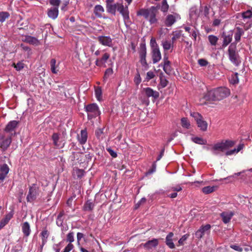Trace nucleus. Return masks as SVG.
Instances as JSON below:
<instances>
[{
  "instance_id": "f257e3e1",
  "label": "nucleus",
  "mask_w": 252,
  "mask_h": 252,
  "mask_svg": "<svg viewBox=\"0 0 252 252\" xmlns=\"http://www.w3.org/2000/svg\"><path fill=\"white\" fill-rule=\"evenodd\" d=\"M230 90L225 87H220L208 91L204 98L208 101H220L229 96Z\"/></svg>"
},
{
  "instance_id": "f03ea898",
  "label": "nucleus",
  "mask_w": 252,
  "mask_h": 252,
  "mask_svg": "<svg viewBox=\"0 0 252 252\" xmlns=\"http://www.w3.org/2000/svg\"><path fill=\"white\" fill-rule=\"evenodd\" d=\"M158 12V8L153 6L149 8H141L139 9L137 12V15L143 16L151 24H153L158 22V19L156 18Z\"/></svg>"
},
{
  "instance_id": "7ed1b4c3",
  "label": "nucleus",
  "mask_w": 252,
  "mask_h": 252,
  "mask_svg": "<svg viewBox=\"0 0 252 252\" xmlns=\"http://www.w3.org/2000/svg\"><path fill=\"white\" fill-rule=\"evenodd\" d=\"M235 144V142L232 140L222 141L220 142L217 143L212 145L211 150L213 154L218 155L220 152L224 151L232 147Z\"/></svg>"
},
{
  "instance_id": "20e7f679",
  "label": "nucleus",
  "mask_w": 252,
  "mask_h": 252,
  "mask_svg": "<svg viewBox=\"0 0 252 252\" xmlns=\"http://www.w3.org/2000/svg\"><path fill=\"white\" fill-rule=\"evenodd\" d=\"M191 117L194 119L198 127L202 131H206L208 127V123L204 120L203 116L196 112H191Z\"/></svg>"
},
{
  "instance_id": "39448f33",
  "label": "nucleus",
  "mask_w": 252,
  "mask_h": 252,
  "mask_svg": "<svg viewBox=\"0 0 252 252\" xmlns=\"http://www.w3.org/2000/svg\"><path fill=\"white\" fill-rule=\"evenodd\" d=\"M236 46L234 43H232L228 48V55L230 61L234 65L238 66L241 61L238 54L236 52Z\"/></svg>"
},
{
  "instance_id": "423d86ee",
  "label": "nucleus",
  "mask_w": 252,
  "mask_h": 252,
  "mask_svg": "<svg viewBox=\"0 0 252 252\" xmlns=\"http://www.w3.org/2000/svg\"><path fill=\"white\" fill-rule=\"evenodd\" d=\"M85 110L88 114L89 119H92L100 114L98 105L95 103H92L87 105Z\"/></svg>"
},
{
  "instance_id": "0eeeda50",
  "label": "nucleus",
  "mask_w": 252,
  "mask_h": 252,
  "mask_svg": "<svg viewBox=\"0 0 252 252\" xmlns=\"http://www.w3.org/2000/svg\"><path fill=\"white\" fill-rule=\"evenodd\" d=\"M40 191L38 186L36 184H32L29 188L28 194L27 196L28 202H32L35 200L39 195Z\"/></svg>"
},
{
  "instance_id": "6e6552de",
  "label": "nucleus",
  "mask_w": 252,
  "mask_h": 252,
  "mask_svg": "<svg viewBox=\"0 0 252 252\" xmlns=\"http://www.w3.org/2000/svg\"><path fill=\"white\" fill-rule=\"evenodd\" d=\"M139 55L140 58V63L143 66L147 65L146 60V47L145 44H141L139 51Z\"/></svg>"
},
{
  "instance_id": "1a4fd4ad",
  "label": "nucleus",
  "mask_w": 252,
  "mask_h": 252,
  "mask_svg": "<svg viewBox=\"0 0 252 252\" xmlns=\"http://www.w3.org/2000/svg\"><path fill=\"white\" fill-rule=\"evenodd\" d=\"M117 10L122 15L125 20L129 19L128 5L125 6L122 3H118Z\"/></svg>"
},
{
  "instance_id": "9d476101",
  "label": "nucleus",
  "mask_w": 252,
  "mask_h": 252,
  "mask_svg": "<svg viewBox=\"0 0 252 252\" xmlns=\"http://www.w3.org/2000/svg\"><path fill=\"white\" fill-rule=\"evenodd\" d=\"M98 42L102 45L112 47V39L109 36H99L97 37Z\"/></svg>"
},
{
  "instance_id": "9b49d317",
  "label": "nucleus",
  "mask_w": 252,
  "mask_h": 252,
  "mask_svg": "<svg viewBox=\"0 0 252 252\" xmlns=\"http://www.w3.org/2000/svg\"><path fill=\"white\" fill-rule=\"evenodd\" d=\"M179 18V16L176 14H169L167 16L165 19V25L167 27L171 26Z\"/></svg>"
},
{
  "instance_id": "f8f14e48",
  "label": "nucleus",
  "mask_w": 252,
  "mask_h": 252,
  "mask_svg": "<svg viewBox=\"0 0 252 252\" xmlns=\"http://www.w3.org/2000/svg\"><path fill=\"white\" fill-rule=\"evenodd\" d=\"M143 90L145 95L148 97H152L154 99H157L159 97V93L156 91H154L151 88H144Z\"/></svg>"
},
{
  "instance_id": "ddd939ff",
  "label": "nucleus",
  "mask_w": 252,
  "mask_h": 252,
  "mask_svg": "<svg viewBox=\"0 0 252 252\" xmlns=\"http://www.w3.org/2000/svg\"><path fill=\"white\" fill-rule=\"evenodd\" d=\"M152 58L154 63L158 62L161 59V55L158 47L152 49Z\"/></svg>"
},
{
  "instance_id": "4468645a",
  "label": "nucleus",
  "mask_w": 252,
  "mask_h": 252,
  "mask_svg": "<svg viewBox=\"0 0 252 252\" xmlns=\"http://www.w3.org/2000/svg\"><path fill=\"white\" fill-rule=\"evenodd\" d=\"M210 228L211 226L210 224H206L201 226L199 229L196 232V237L199 239L202 238L205 233L210 230Z\"/></svg>"
},
{
  "instance_id": "2eb2a0df",
  "label": "nucleus",
  "mask_w": 252,
  "mask_h": 252,
  "mask_svg": "<svg viewBox=\"0 0 252 252\" xmlns=\"http://www.w3.org/2000/svg\"><path fill=\"white\" fill-rule=\"evenodd\" d=\"M9 171L8 165L3 164L0 166V181L3 182Z\"/></svg>"
},
{
  "instance_id": "dca6fc26",
  "label": "nucleus",
  "mask_w": 252,
  "mask_h": 252,
  "mask_svg": "<svg viewBox=\"0 0 252 252\" xmlns=\"http://www.w3.org/2000/svg\"><path fill=\"white\" fill-rule=\"evenodd\" d=\"M109 58L110 54L106 53L103 55L101 59H97L95 61V64L98 66L105 67V63Z\"/></svg>"
},
{
  "instance_id": "f3484780",
  "label": "nucleus",
  "mask_w": 252,
  "mask_h": 252,
  "mask_svg": "<svg viewBox=\"0 0 252 252\" xmlns=\"http://www.w3.org/2000/svg\"><path fill=\"white\" fill-rule=\"evenodd\" d=\"M88 134L86 129L81 130L80 133L78 134L77 139L81 144H84L87 140Z\"/></svg>"
},
{
  "instance_id": "a211bd4d",
  "label": "nucleus",
  "mask_w": 252,
  "mask_h": 252,
  "mask_svg": "<svg viewBox=\"0 0 252 252\" xmlns=\"http://www.w3.org/2000/svg\"><path fill=\"white\" fill-rule=\"evenodd\" d=\"M107 2V10L109 13L115 14L117 10L118 3L112 4V0H108L106 1Z\"/></svg>"
},
{
  "instance_id": "6ab92c4d",
  "label": "nucleus",
  "mask_w": 252,
  "mask_h": 252,
  "mask_svg": "<svg viewBox=\"0 0 252 252\" xmlns=\"http://www.w3.org/2000/svg\"><path fill=\"white\" fill-rule=\"evenodd\" d=\"M59 14V10L58 7H53L48 9V16L52 19H55L57 18Z\"/></svg>"
},
{
  "instance_id": "aec40b11",
  "label": "nucleus",
  "mask_w": 252,
  "mask_h": 252,
  "mask_svg": "<svg viewBox=\"0 0 252 252\" xmlns=\"http://www.w3.org/2000/svg\"><path fill=\"white\" fill-rule=\"evenodd\" d=\"M164 64L163 69L166 73L170 74L171 72V67L170 66V62L168 60V58L166 56H164L163 58Z\"/></svg>"
},
{
  "instance_id": "412c9836",
  "label": "nucleus",
  "mask_w": 252,
  "mask_h": 252,
  "mask_svg": "<svg viewBox=\"0 0 252 252\" xmlns=\"http://www.w3.org/2000/svg\"><path fill=\"white\" fill-rule=\"evenodd\" d=\"M234 214L232 212H222L220 216L222 218V221L224 223H228L231 220Z\"/></svg>"
},
{
  "instance_id": "4be33fe9",
  "label": "nucleus",
  "mask_w": 252,
  "mask_h": 252,
  "mask_svg": "<svg viewBox=\"0 0 252 252\" xmlns=\"http://www.w3.org/2000/svg\"><path fill=\"white\" fill-rule=\"evenodd\" d=\"M18 125V122L16 121H12L8 123L7 125L5 131L6 132H10L14 130Z\"/></svg>"
},
{
  "instance_id": "5701e85b",
  "label": "nucleus",
  "mask_w": 252,
  "mask_h": 252,
  "mask_svg": "<svg viewBox=\"0 0 252 252\" xmlns=\"http://www.w3.org/2000/svg\"><path fill=\"white\" fill-rule=\"evenodd\" d=\"M13 217V213H9V214H7L4 218H3L0 222V230L3 228L7 223L9 222V221L11 220V219Z\"/></svg>"
},
{
  "instance_id": "b1692460",
  "label": "nucleus",
  "mask_w": 252,
  "mask_h": 252,
  "mask_svg": "<svg viewBox=\"0 0 252 252\" xmlns=\"http://www.w3.org/2000/svg\"><path fill=\"white\" fill-rule=\"evenodd\" d=\"M24 41L27 43L34 45H37L39 44V40L34 37L30 35L26 36Z\"/></svg>"
},
{
  "instance_id": "393cba45",
  "label": "nucleus",
  "mask_w": 252,
  "mask_h": 252,
  "mask_svg": "<svg viewBox=\"0 0 252 252\" xmlns=\"http://www.w3.org/2000/svg\"><path fill=\"white\" fill-rule=\"evenodd\" d=\"M173 235V233L170 232L166 237V244L170 249H173L175 247V245L172 241V237Z\"/></svg>"
},
{
  "instance_id": "a878e982",
  "label": "nucleus",
  "mask_w": 252,
  "mask_h": 252,
  "mask_svg": "<svg viewBox=\"0 0 252 252\" xmlns=\"http://www.w3.org/2000/svg\"><path fill=\"white\" fill-rule=\"evenodd\" d=\"M158 245V240L157 239H154L152 240L148 241L144 244V246L148 249H150L156 247Z\"/></svg>"
},
{
  "instance_id": "bb28decb",
  "label": "nucleus",
  "mask_w": 252,
  "mask_h": 252,
  "mask_svg": "<svg viewBox=\"0 0 252 252\" xmlns=\"http://www.w3.org/2000/svg\"><path fill=\"white\" fill-rule=\"evenodd\" d=\"M244 145L243 144H239L237 148H235L233 150L227 151L225 153L226 156H230L232 155H235L240 152L242 149H243Z\"/></svg>"
},
{
  "instance_id": "cd10ccee",
  "label": "nucleus",
  "mask_w": 252,
  "mask_h": 252,
  "mask_svg": "<svg viewBox=\"0 0 252 252\" xmlns=\"http://www.w3.org/2000/svg\"><path fill=\"white\" fill-rule=\"evenodd\" d=\"M50 66L52 72L54 74L58 73L59 70V63L56 64V61L55 59H52L51 60Z\"/></svg>"
},
{
  "instance_id": "c85d7f7f",
  "label": "nucleus",
  "mask_w": 252,
  "mask_h": 252,
  "mask_svg": "<svg viewBox=\"0 0 252 252\" xmlns=\"http://www.w3.org/2000/svg\"><path fill=\"white\" fill-rule=\"evenodd\" d=\"M22 232L26 236H28L31 233V229L29 223L25 222L22 225Z\"/></svg>"
},
{
  "instance_id": "c756f323",
  "label": "nucleus",
  "mask_w": 252,
  "mask_h": 252,
  "mask_svg": "<svg viewBox=\"0 0 252 252\" xmlns=\"http://www.w3.org/2000/svg\"><path fill=\"white\" fill-rule=\"evenodd\" d=\"M191 140L196 144L200 145H205L207 144V140L200 137H192L191 138Z\"/></svg>"
},
{
  "instance_id": "7c9ffc66",
  "label": "nucleus",
  "mask_w": 252,
  "mask_h": 252,
  "mask_svg": "<svg viewBox=\"0 0 252 252\" xmlns=\"http://www.w3.org/2000/svg\"><path fill=\"white\" fill-rule=\"evenodd\" d=\"M94 207V203L91 200H87L83 207V209L85 211H92Z\"/></svg>"
},
{
  "instance_id": "2f4dec72",
  "label": "nucleus",
  "mask_w": 252,
  "mask_h": 252,
  "mask_svg": "<svg viewBox=\"0 0 252 252\" xmlns=\"http://www.w3.org/2000/svg\"><path fill=\"white\" fill-rule=\"evenodd\" d=\"M104 12V8L100 5H96L94 8V13L97 17H101Z\"/></svg>"
},
{
  "instance_id": "473e14b6",
  "label": "nucleus",
  "mask_w": 252,
  "mask_h": 252,
  "mask_svg": "<svg viewBox=\"0 0 252 252\" xmlns=\"http://www.w3.org/2000/svg\"><path fill=\"white\" fill-rule=\"evenodd\" d=\"M73 175L74 177L81 178L84 175V171L83 169H74L73 170Z\"/></svg>"
},
{
  "instance_id": "72a5a7b5",
  "label": "nucleus",
  "mask_w": 252,
  "mask_h": 252,
  "mask_svg": "<svg viewBox=\"0 0 252 252\" xmlns=\"http://www.w3.org/2000/svg\"><path fill=\"white\" fill-rule=\"evenodd\" d=\"M244 33L243 31L240 28H237V31L234 34V38L236 42L240 40L242 35Z\"/></svg>"
},
{
  "instance_id": "f704fd0d",
  "label": "nucleus",
  "mask_w": 252,
  "mask_h": 252,
  "mask_svg": "<svg viewBox=\"0 0 252 252\" xmlns=\"http://www.w3.org/2000/svg\"><path fill=\"white\" fill-rule=\"evenodd\" d=\"M181 125L183 128L189 129L190 127L189 121L187 118H182L181 120Z\"/></svg>"
},
{
  "instance_id": "c9c22d12",
  "label": "nucleus",
  "mask_w": 252,
  "mask_h": 252,
  "mask_svg": "<svg viewBox=\"0 0 252 252\" xmlns=\"http://www.w3.org/2000/svg\"><path fill=\"white\" fill-rule=\"evenodd\" d=\"M232 35H225L223 37V40L222 43L223 47L227 46L232 41Z\"/></svg>"
},
{
  "instance_id": "e433bc0d",
  "label": "nucleus",
  "mask_w": 252,
  "mask_h": 252,
  "mask_svg": "<svg viewBox=\"0 0 252 252\" xmlns=\"http://www.w3.org/2000/svg\"><path fill=\"white\" fill-rule=\"evenodd\" d=\"M162 45L164 50H168L173 47V43L171 42V41L165 40L162 42Z\"/></svg>"
},
{
  "instance_id": "4c0bfd02",
  "label": "nucleus",
  "mask_w": 252,
  "mask_h": 252,
  "mask_svg": "<svg viewBox=\"0 0 252 252\" xmlns=\"http://www.w3.org/2000/svg\"><path fill=\"white\" fill-rule=\"evenodd\" d=\"M208 40L212 46H216L219 38L214 35H210L208 36Z\"/></svg>"
},
{
  "instance_id": "58836bf2",
  "label": "nucleus",
  "mask_w": 252,
  "mask_h": 252,
  "mask_svg": "<svg viewBox=\"0 0 252 252\" xmlns=\"http://www.w3.org/2000/svg\"><path fill=\"white\" fill-rule=\"evenodd\" d=\"M11 142V139L10 137L7 138L4 140L0 145L1 148L3 149H6L10 144Z\"/></svg>"
},
{
  "instance_id": "ea45409f",
  "label": "nucleus",
  "mask_w": 252,
  "mask_h": 252,
  "mask_svg": "<svg viewBox=\"0 0 252 252\" xmlns=\"http://www.w3.org/2000/svg\"><path fill=\"white\" fill-rule=\"evenodd\" d=\"M217 187L215 186H207L202 189V191L205 194H208L213 192Z\"/></svg>"
},
{
  "instance_id": "a19ab883",
  "label": "nucleus",
  "mask_w": 252,
  "mask_h": 252,
  "mask_svg": "<svg viewBox=\"0 0 252 252\" xmlns=\"http://www.w3.org/2000/svg\"><path fill=\"white\" fill-rule=\"evenodd\" d=\"M9 16L7 12H0V22H3Z\"/></svg>"
},
{
  "instance_id": "79ce46f5",
  "label": "nucleus",
  "mask_w": 252,
  "mask_h": 252,
  "mask_svg": "<svg viewBox=\"0 0 252 252\" xmlns=\"http://www.w3.org/2000/svg\"><path fill=\"white\" fill-rule=\"evenodd\" d=\"M169 8V5L167 4L166 0H163L162 2V4L161 6V10L163 12L167 11Z\"/></svg>"
},
{
  "instance_id": "37998d69",
  "label": "nucleus",
  "mask_w": 252,
  "mask_h": 252,
  "mask_svg": "<svg viewBox=\"0 0 252 252\" xmlns=\"http://www.w3.org/2000/svg\"><path fill=\"white\" fill-rule=\"evenodd\" d=\"M95 95L97 100L100 101L101 100L102 91L100 88H98L95 89Z\"/></svg>"
},
{
  "instance_id": "c03bdc74",
  "label": "nucleus",
  "mask_w": 252,
  "mask_h": 252,
  "mask_svg": "<svg viewBox=\"0 0 252 252\" xmlns=\"http://www.w3.org/2000/svg\"><path fill=\"white\" fill-rule=\"evenodd\" d=\"M252 16V12L250 10H247L242 13V17L243 19H250Z\"/></svg>"
},
{
  "instance_id": "a18cd8bd",
  "label": "nucleus",
  "mask_w": 252,
  "mask_h": 252,
  "mask_svg": "<svg viewBox=\"0 0 252 252\" xmlns=\"http://www.w3.org/2000/svg\"><path fill=\"white\" fill-rule=\"evenodd\" d=\"M14 67L17 71H20L24 67V64L22 62H18L17 64H13Z\"/></svg>"
},
{
  "instance_id": "49530a36",
  "label": "nucleus",
  "mask_w": 252,
  "mask_h": 252,
  "mask_svg": "<svg viewBox=\"0 0 252 252\" xmlns=\"http://www.w3.org/2000/svg\"><path fill=\"white\" fill-rule=\"evenodd\" d=\"M160 85L162 88H164L167 85L168 81L164 77H160Z\"/></svg>"
},
{
  "instance_id": "de8ad7c7",
  "label": "nucleus",
  "mask_w": 252,
  "mask_h": 252,
  "mask_svg": "<svg viewBox=\"0 0 252 252\" xmlns=\"http://www.w3.org/2000/svg\"><path fill=\"white\" fill-rule=\"evenodd\" d=\"M103 133V128H98L95 131V135L96 137L100 139L102 138V134Z\"/></svg>"
},
{
  "instance_id": "09e8293b",
  "label": "nucleus",
  "mask_w": 252,
  "mask_h": 252,
  "mask_svg": "<svg viewBox=\"0 0 252 252\" xmlns=\"http://www.w3.org/2000/svg\"><path fill=\"white\" fill-rule=\"evenodd\" d=\"M41 235L42 237V243L44 244L46 242V239L48 237V233L47 230H44L41 233Z\"/></svg>"
},
{
  "instance_id": "8fccbe9b",
  "label": "nucleus",
  "mask_w": 252,
  "mask_h": 252,
  "mask_svg": "<svg viewBox=\"0 0 252 252\" xmlns=\"http://www.w3.org/2000/svg\"><path fill=\"white\" fill-rule=\"evenodd\" d=\"M155 76L154 72L152 71H149L147 73L146 79L148 81L153 79Z\"/></svg>"
},
{
  "instance_id": "3c124183",
  "label": "nucleus",
  "mask_w": 252,
  "mask_h": 252,
  "mask_svg": "<svg viewBox=\"0 0 252 252\" xmlns=\"http://www.w3.org/2000/svg\"><path fill=\"white\" fill-rule=\"evenodd\" d=\"M66 240L69 243H71L74 240V233L73 232H69L67 235Z\"/></svg>"
},
{
  "instance_id": "603ef678",
  "label": "nucleus",
  "mask_w": 252,
  "mask_h": 252,
  "mask_svg": "<svg viewBox=\"0 0 252 252\" xmlns=\"http://www.w3.org/2000/svg\"><path fill=\"white\" fill-rule=\"evenodd\" d=\"M189 235L187 234H185L183 235L181 238L179 239L178 241V243L179 245H183L184 242L187 239Z\"/></svg>"
},
{
  "instance_id": "864d4df0",
  "label": "nucleus",
  "mask_w": 252,
  "mask_h": 252,
  "mask_svg": "<svg viewBox=\"0 0 252 252\" xmlns=\"http://www.w3.org/2000/svg\"><path fill=\"white\" fill-rule=\"evenodd\" d=\"M198 63L201 66H205L208 63V62L203 59L198 60Z\"/></svg>"
},
{
  "instance_id": "5fc2aeb1",
  "label": "nucleus",
  "mask_w": 252,
  "mask_h": 252,
  "mask_svg": "<svg viewBox=\"0 0 252 252\" xmlns=\"http://www.w3.org/2000/svg\"><path fill=\"white\" fill-rule=\"evenodd\" d=\"M134 81L135 83L136 84V85H138L141 82V79L140 77V75L139 73L135 75V76L134 77Z\"/></svg>"
},
{
  "instance_id": "6e6d98bb",
  "label": "nucleus",
  "mask_w": 252,
  "mask_h": 252,
  "mask_svg": "<svg viewBox=\"0 0 252 252\" xmlns=\"http://www.w3.org/2000/svg\"><path fill=\"white\" fill-rule=\"evenodd\" d=\"M52 139L54 144L56 146H58V141L59 140V135L57 133H54L52 135Z\"/></svg>"
},
{
  "instance_id": "4d7b16f0",
  "label": "nucleus",
  "mask_w": 252,
  "mask_h": 252,
  "mask_svg": "<svg viewBox=\"0 0 252 252\" xmlns=\"http://www.w3.org/2000/svg\"><path fill=\"white\" fill-rule=\"evenodd\" d=\"M230 248L238 252H241L243 251V249L241 247L236 244L230 245Z\"/></svg>"
},
{
  "instance_id": "13d9d810",
  "label": "nucleus",
  "mask_w": 252,
  "mask_h": 252,
  "mask_svg": "<svg viewBox=\"0 0 252 252\" xmlns=\"http://www.w3.org/2000/svg\"><path fill=\"white\" fill-rule=\"evenodd\" d=\"M60 0H50V3L51 5L55 6V7L59 6L60 3Z\"/></svg>"
},
{
  "instance_id": "bf43d9fd",
  "label": "nucleus",
  "mask_w": 252,
  "mask_h": 252,
  "mask_svg": "<svg viewBox=\"0 0 252 252\" xmlns=\"http://www.w3.org/2000/svg\"><path fill=\"white\" fill-rule=\"evenodd\" d=\"M73 248V246L71 243H69L63 250V252H69L71 250H72Z\"/></svg>"
},
{
  "instance_id": "052dcab7",
  "label": "nucleus",
  "mask_w": 252,
  "mask_h": 252,
  "mask_svg": "<svg viewBox=\"0 0 252 252\" xmlns=\"http://www.w3.org/2000/svg\"><path fill=\"white\" fill-rule=\"evenodd\" d=\"M150 44L152 47V49L155 48L156 47H158L156 39L154 38H152L150 41Z\"/></svg>"
},
{
  "instance_id": "680f3d73",
  "label": "nucleus",
  "mask_w": 252,
  "mask_h": 252,
  "mask_svg": "<svg viewBox=\"0 0 252 252\" xmlns=\"http://www.w3.org/2000/svg\"><path fill=\"white\" fill-rule=\"evenodd\" d=\"M180 37V33L179 32H173V36L172 38V42L173 43L175 40Z\"/></svg>"
},
{
  "instance_id": "e2e57ef3",
  "label": "nucleus",
  "mask_w": 252,
  "mask_h": 252,
  "mask_svg": "<svg viewBox=\"0 0 252 252\" xmlns=\"http://www.w3.org/2000/svg\"><path fill=\"white\" fill-rule=\"evenodd\" d=\"M182 188L180 185H177L175 187H173L171 188V190L172 191H180L182 190Z\"/></svg>"
},
{
  "instance_id": "0e129e2a",
  "label": "nucleus",
  "mask_w": 252,
  "mask_h": 252,
  "mask_svg": "<svg viewBox=\"0 0 252 252\" xmlns=\"http://www.w3.org/2000/svg\"><path fill=\"white\" fill-rule=\"evenodd\" d=\"M156 165L155 163H154L153 164V166H152V168L150 170H149L147 172V175H149V174H152L153 173H154V172L156 171Z\"/></svg>"
},
{
  "instance_id": "69168bd1",
  "label": "nucleus",
  "mask_w": 252,
  "mask_h": 252,
  "mask_svg": "<svg viewBox=\"0 0 252 252\" xmlns=\"http://www.w3.org/2000/svg\"><path fill=\"white\" fill-rule=\"evenodd\" d=\"M113 69L112 68H108L106 69L105 72V77H108L109 75L112 74Z\"/></svg>"
},
{
  "instance_id": "338daca9",
  "label": "nucleus",
  "mask_w": 252,
  "mask_h": 252,
  "mask_svg": "<svg viewBox=\"0 0 252 252\" xmlns=\"http://www.w3.org/2000/svg\"><path fill=\"white\" fill-rule=\"evenodd\" d=\"M75 196H71V197H70L67 201V204L68 206H72V201H73V200L74 199Z\"/></svg>"
},
{
  "instance_id": "774afa93",
  "label": "nucleus",
  "mask_w": 252,
  "mask_h": 252,
  "mask_svg": "<svg viewBox=\"0 0 252 252\" xmlns=\"http://www.w3.org/2000/svg\"><path fill=\"white\" fill-rule=\"evenodd\" d=\"M107 151L112 157L116 158L117 157V155L116 153L113 150L109 148L107 149Z\"/></svg>"
}]
</instances>
